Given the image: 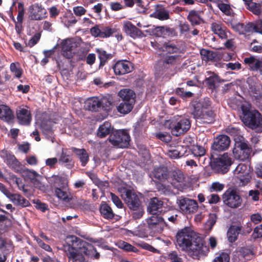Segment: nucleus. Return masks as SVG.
Returning a JSON list of instances; mask_svg holds the SVG:
<instances>
[{
  "instance_id": "10",
  "label": "nucleus",
  "mask_w": 262,
  "mask_h": 262,
  "mask_svg": "<svg viewBox=\"0 0 262 262\" xmlns=\"http://www.w3.org/2000/svg\"><path fill=\"white\" fill-rule=\"evenodd\" d=\"M192 115L200 123H212L215 120V114L212 110H197L193 111Z\"/></svg>"
},
{
  "instance_id": "41",
  "label": "nucleus",
  "mask_w": 262,
  "mask_h": 262,
  "mask_svg": "<svg viewBox=\"0 0 262 262\" xmlns=\"http://www.w3.org/2000/svg\"><path fill=\"white\" fill-rule=\"evenodd\" d=\"M135 103L122 101V102L117 106V111L123 115L130 113L134 107Z\"/></svg>"
},
{
  "instance_id": "16",
  "label": "nucleus",
  "mask_w": 262,
  "mask_h": 262,
  "mask_svg": "<svg viewBox=\"0 0 262 262\" xmlns=\"http://www.w3.org/2000/svg\"><path fill=\"white\" fill-rule=\"evenodd\" d=\"M29 17L32 20H39L45 17L46 9L41 5L35 4L29 7Z\"/></svg>"
},
{
  "instance_id": "18",
  "label": "nucleus",
  "mask_w": 262,
  "mask_h": 262,
  "mask_svg": "<svg viewBox=\"0 0 262 262\" xmlns=\"http://www.w3.org/2000/svg\"><path fill=\"white\" fill-rule=\"evenodd\" d=\"M150 17L162 21L166 20L170 18L169 11L162 5H156L155 6V11L150 15Z\"/></svg>"
},
{
  "instance_id": "61",
  "label": "nucleus",
  "mask_w": 262,
  "mask_h": 262,
  "mask_svg": "<svg viewBox=\"0 0 262 262\" xmlns=\"http://www.w3.org/2000/svg\"><path fill=\"white\" fill-rule=\"evenodd\" d=\"M222 2L218 4V7L220 10L226 15H229L230 13V7L229 5Z\"/></svg>"
},
{
  "instance_id": "26",
  "label": "nucleus",
  "mask_w": 262,
  "mask_h": 262,
  "mask_svg": "<svg viewBox=\"0 0 262 262\" xmlns=\"http://www.w3.org/2000/svg\"><path fill=\"white\" fill-rule=\"evenodd\" d=\"M54 192L58 199L64 202L68 203L73 199V195L69 190L68 186L56 190Z\"/></svg>"
},
{
  "instance_id": "9",
  "label": "nucleus",
  "mask_w": 262,
  "mask_h": 262,
  "mask_svg": "<svg viewBox=\"0 0 262 262\" xmlns=\"http://www.w3.org/2000/svg\"><path fill=\"white\" fill-rule=\"evenodd\" d=\"M251 152V149L248 144L242 141L236 142L235 147L233 149V154L235 157L241 161L248 159Z\"/></svg>"
},
{
  "instance_id": "49",
  "label": "nucleus",
  "mask_w": 262,
  "mask_h": 262,
  "mask_svg": "<svg viewBox=\"0 0 262 262\" xmlns=\"http://www.w3.org/2000/svg\"><path fill=\"white\" fill-rule=\"evenodd\" d=\"M247 8L256 15H259L261 13V6L259 4L251 2L246 6Z\"/></svg>"
},
{
  "instance_id": "48",
  "label": "nucleus",
  "mask_w": 262,
  "mask_h": 262,
  "mask_svg": "<svg viewBox=\"0 0 262 262\" xmlns=\"http://www.w3.org/2000/svg\"><path fill=\"white\" fill-rule=\"evenodd\" d=\"M200 54L202 59L206 61H212L216 56V53L214 52L205 49L200 50Z\"/></svg>"
},
{
  "instance_id": "17",
  "label": "nucleus",
  "mask_w": 262,
  "mask_h": 262,
  "mask_svg": "<svg viewBox=\"0 0 262 262\" xmlns=\"http://www.w3.org/2000/svg\"><path fill=\"white\" fill-rule=\"evenodd\" d=\"M147 224L150 229L156 231H159L162 229L166 222L164 221L163 217L156 215V214L152 215L146 220Z\"/></svg>"
},
{
  "instance_id": "34",
  "label": "nucleus",
  "mask_w": 262,
  "mask_h": 262,
  "mask_svg": "<svg viewBox=\"0 0 262 262\" xmlns=\"http://www.w3.org/2000/svg\"><path fill=\"white\" fill-rule=\"evenodd\" d=\"M163 202L157 198L151 199L147 208L148 212L151 214H156L159 209L162 208Z\"/></svg>"
},
{
  "instance_id": "54",
  "label": "nucleus",
  "mask_w": 262,
  "mask_h": 262,
  "mask_svg": "<svg viewBox=\"0 0 262 262\" xmlns=\"http://www.w3.org/2000/svg\"><path fill=\"white\" fill-rule=\"evenodd\" d=\"M230 256L226 253H222L215 257L212 262H229Z\"/></svg>"
},
{
  "instance_id": "57",
  "label": "nucleus",
  "mask_w": 262,
  "mask_h": 262,
  "mask_svg": "<svg viewBox=\"0 0 262 262\" xmlns=\"http://www.w3.org/2000/svg\"><path fill=\"white\" fill-rule=\"evenodd\" d=\"M100 25H95L90 29V33L91 35L95 37H103V34L100 33Z\"/></svg>"
},
{
  "instance_id": "6",
  "label": "nucleus",
  "mask_w": 262,
  "mask_h": 262,
  "mask_svg": "<svg viewBox=\"0 0 262 262\" xmlns=\"http://www.w3.org/2000/svg\"><path fill=\"white\" fill-rule=\"evenodd\" d=\"M130 140L128 133L124 129L115 131L109 137L110 142L119 148L127 147Z\"/></svg>"
},
{
  "instance_id": "45",
  "label": "nucleus",
  "mask_w": 262,
  "mask_h": 262,
  "mask_svg": "<svg viewBox=\"0 0 262 262\" xmlns=\"http://www.w3.org/2000/svg\"><path fill=\"white\" fill-rule=\"evenodd\" d=\"M187 19L190 21L192 25H200L202 21L200 12L195 10H191L189 11L187 16Z\"/></svg>"
},
{
  "instance_id": "35",
  "label": "nucleus",
  "mask_w": 262,
  "mask_h": 262,
  "mask_svg": "<svg viewBox=\"0 0 262 262\" xmlns=\"http://www.w3.org/2000/svg\"><path fill=\"white\" fill-rule=\"evenodd\" d=\"M113 127L111 123L107 121L104 122L102 124L99 126L97 135L98 137L103 138L109 135L113 130Z\"/></svg>"
},
{
  "instance_id": "38",
  "label": "nucleus",
  "mask_w": 262,
  "mask_h": 262,
  "mask_svg": "<svg viewBox=\"0 0 262 262\" xmlns=\"http://www.w3.org/2000/svg\"><path fill=\"white\" fill-rule=\"evenodd\" d=\"M242 230V226L233 225L231 226L227 232V237L231 243L235 242L237 239V236Z\"/></svg>"
},
{
  "instance_id": "52",
  "label": "nucleus",
  "mask_w": 262,
  "mask_h": 262,
  "mask_svg": "<svg viewBox=\"0 0 262 262\" xmlns=\"http://www.w3.org/2000/svg\"><path fill=\"white\" fill-rule=\"evenodd\" d=\"M100 33L103 34V37H101L102 38H107L111 36L114 33V31L112 28L109 27H104L100 25Z\"/></svg>"
},
{
  "instance_id": "7",
  "label": "nucleus",
  "mask_w": 262,
  "mask_h": 262,
  "mask_svg": "<svg viewBox=\"0 0 262 262\" xmlns=\"http://www.w3.org/2000/svg\"><path fill=\"white\" fill-rule=\"evenodd\" d=\"M223 203L231 208L241 206L243 200L238 192L233 189H228L222 195Z\"/></svg>"
},
{
  "instance_id": "37",
  "label": "nucleus",
  "mask_w": 262,
  "mask_h": 262,
  "mask_svg": "<svg viewBox=\"0 0 262 262\" xmlns=\"http://www.w3.org/2000/svg\"><path fill=\"white\" fill-rule=\"evenodd\" d=\"M125 32L132 37L135 38L139 35L140 30L130 21H125L123 24Z\"/></svg>"
},
{
  "instance_id": "4",
  "label": "nucleus",
  "mask_w": 262,
  "mask_h": 262,
  "mask_svg": "<svg viewBox=\"0 0 262 262\" xmlns=\"http://www.w3.org/2000/svg\"><path fill=\"white\" fill-rule=\"evenodd\" d=\"M242 120L249 128L262 132V116L257 110L243 109Z\"/></svg>"
},
{
  "instance_id": "43",
  "label": "nucleus",
  "mask_w": 262,
  "mask_h": 262,
  "mask_svg": "<svg viewBox=\"0 0 262 262\" xmlns=\"http://www.w3.org/2000/svg\"><path fill=\"white\" fill-rule=\"evenodd\" d=\"M67 150L66 149H62L58 160L59 163L64 164L68 168H71L73 167V164L72 162V158L67 154Z\"/></svg>"
},
{
  "instance_id": "59",
  "label": "nucleus",
  "mask_w": 262,
  "mask_h": 262,
  "mask_svg": "<svg viewBox=\"0 0 262 262\" xmlns=\"http://www.w3.org/2000/svg\"><path fill=\"white\" fill-rule=\"evenodd\" d=\"M252 237L254 239L262 237V224L256 227L254 229Z\"/></svg>"
},
{
  "instance_id": "39",
  "label": "nucleus",
  "mask_w": 262,
  "mask_h": 262,
  "mask_svg": "<svg viewBox=\"0 0 262 262\" xmlns=\"http://www.w3.org/2000/svg\"><path fill=\"white\" fill-rule=\"evenodd\" d=\"M72 150L79 159L81 165L82 166H85L89 160V155L86 151L83 148L78 149L75 147H73Z\"/></svg>"
},
{
  "instance_id": "1",
  "label": "nucleus",
  "mask_w": 262,
  "mask_h": 262,
  "mask_svg": "<svg viewBox=\"0 0 262 262\" xmlns=\"http://www.w3.org/2000/svg\"><path fill=\"white\" fill-rule=\"evenodd\" d=\"M67 239V244L63 245V249L69 262H86L84 255L96 259L99 258V253L91 244L74 235L68 236Z\"/></svg>"
},
{
  "instance_id": "44",
  "label": "nucleus",
  "mask_w": 262,
  "mask_h": 262,
  "mask_svg": "<svg viewBox=\"0 0 262 262\" xmlns=\"http://www.w3.org/2000/svg\"><path fill=\"white\" fill-rule=\"evenodd\" d=\"M161 48L163 51L169 54L178 53L180 51V48L170 41L165 42Z\"/></svg>"
},
{
  "instance_id": "47",
  "label": "nucleus",
  "mask_w": 262,
  "mask_h": 262,
  "mask_svg": "<svg viewBox=\"0 0 262 262\" xmlns=\"http://www.w3.org/2000/svg\"><path fill=\"white\" fill-rule=\"evenodd\" d=\"M96 52L98 53V57L100 59V66H103L108 59L112 58L111 54H107L106 51L102 49H97Z\"/></svg>"
},
{
  "instance_id": "50",
  "label": "nucleus",
  "mask_w": 262,
  "mask_h": 262,
  "mask_svg": "<svg viewBox=\"0 0 262 262\" xmlns=\"http://www.w3.org/2000/svg\"><path fill=\"white\" fill-rule=\"evenodd\" d=\"M206 81L207 84L212 89H214L216 83L220 82V79L219 77L215 74H212V75L210 76L208 78H206Z\"/></svg>"
},
{
  "instance_id": "19",
  "label": "nucleus",
  "mask_w": 262,
  "mask_h": 262,
  "mask_svg": "<svg viewBox=\"0 0 262 262\" xmlns=\"http://www.w3.org/2000/svg\"><path fill=\"white\" fill-rule=\"evenodd\" d=\"M77 47L76 42L73 39H66L62 43V51L63 55L70 59L73 56L74 50Z\"/></svg>"
},
{
  "instance_id": "62",
  "label": "nucleus",
  "mask_w": 262,
  "mask_h": 262,
  "mask_svg": "<svg viewBox=\"0 0 262 262\" xmlns=\"http://www.w3.org/2000/svg\"><path fill=\"white\" fill-rule=\"evenodd\" d=\"M28 175L30 179L31 180L32 182L34 184L39 179L41 178L40 175L38 174L36 171L33 170H30L28 172Z\"/></svg>"
},
{
  "instance_id": "8",
  "label": "nucleus",
  "mask_w": 262,
  "mask_h": 262,
  "mask_svg": "<svg viewBox=\"0 0 262 262\" xmlns=\"http://www.w3.org/2000/svg\"><path fill=\"white\" fill-rule=\"evenodd\" d=\"M232 163L231 158L227 153H224L221 157L213 160L212 162V166L217 171L225 173Z\"/></svg>"
},
{
  "instance_id": "33",
  "label": "nucleus",
  "mask_w": 262,
  "mask_h": 262,
  "mask_svg": "<svg viewBox=\"0 0 262 262\" xmlns=\"http://www.w3.org/2000/svg\"><path fill=\"white\" fill-rule=\"evenodd\" d=\"M184 175L181 171H174L172 173V181L171 184L179 189L184 184Z\"/></svg>"
},
{
  "instance_id": "29",
  "label": "nucleus",
  "mask_w": 262,
  "mask_h": 262,
  "mask_svg": "<svg viewBox=\"0 0 262 262\" xmlns=\"http://www.w3.org/2000/svg\"><path fill=\"white\" fill-rule=\"evenodd\" d=\"M102 106V102L97 97H92L86 100L84 107L85 110L96 112Z\"/></svg>"
},
{
  "instance_id": "31",
  "label": "nucleus",
  "mask_w": 262,
  "mask_h": 262,
  "mask_svg": "<svg viewBox=\"0 0 262 262\" xmlns=\"http://www.w3.org/2000/svg\"><path fill=\"white\" fill-rule=\"evenodd\" d=\"M211 30L222 39H227L228 37V32L225 28L219 22H214L211 24Z\"/></svg>"
},
{
  "instance_id": "11",
  "label": "nucleus",
  "mask_w": 262,
  "mask_h": 262,
  "mask_svg": "<svg viewBox=\"0 0 262 262\" xmlns=\"http://www.w3.org/2000/svg\"><path fill=\"white\" fill-rule=\"evenodd\" d=\"M178 205L181 210L185 214L195 213L198 209V205L196 201L188 198H184L180 200Z\"/></svg>"
},
{
  "instance_id": "25",
  "label": "nucleus",
  "mask_w": 262,
  "mask_h": 262,
  "mask_svg": "<svg viewBox=\"0 0 262 262\" xmlns=\"http://www.w3.org/2000/svg\"><path fill=\"white\" fill-rule=\"evenodd\" d=\"M232 28L241 34H244L252 30L253 24L248 23L246 25L232 21L230 23Z\"/></svg>"
},
{
  "instance_id": "27",
  "label": "nucleus",
  "mask_w": 262,
  "mask_h": 262,
  "mask_svg": "<svg viewBox=\"0 0 262 262\" xmlns=\"http://www.w3.org/2000/svg\"><path fill=\"white\" fill-rule=\"evenodd\" d=\"M118 96L122 101L135 103L136 94L131 89H122L118 92Z\"/></svg>"
},
{
  "instance_id": "15",
  "label": "nucleus",
  "mask_w": 262,
  "mask_h": 262,
  "mask_svg": "<svg viewBox=\"0 0 262 262\" xmlns=\"http://www.w3.org/2000/svg\"><path fill=\"white\" fill-rule=\"evenodd\" d=\"M113 69L116 75H122L131 72L133 70V66L127 60H119L115 64Z\"/></svg>"
},
{
  "instance_id": "14",
  "label": "nucleus",
  "mask_w": 262,
  "mask_h": 262,
  "mask_svg": "<svg viewBox=\"0 0 262 262\" xmlns=\"http://www.w3.org/2000/svg\"><path fill=\"white\" fill-rule=\"evenodd\" d=\"M174 70H171L158 61L155 66V76L157 79H168L174 74Z\"/></svg>"
},
{
  "instance_id": "51",
  "label": "nucleus",
  "mask_w": 262,
  "mask_h": 262,
  "mask_svg": "<svg viewBox=\"0 0 262 262\" xmlns=\"http://www.w3.org/2000/svg\"><path fill=\"white\" fill-rule=\"evenodd\" d=\"M51 122L49 121L46 123H42L41 125L42 133L45 135L51 137L53 133V127L51 126Z\"/></svg>"
},
{
  "instance_id": "20",
  "label": "nucleus",
  "mask_w": 262,
  "mask_h": 262,
  "mask_svg": "<svg viewBox=\"0 0 262 262\" xmlns=\"http://www.w3.org/2000/svg\"><path fill=\"white\" fill-rule=\"evenodd\" d=\"M187 151L186 146L177 145L176 146L170 145L167 150V155L171 159H176L184 156Z\"/></svg>"
},
{
  "instance_id": "36",
  "label": "nucleus",
  "mask_w": 262,
  "mask_h": 262,
  "mask_svg": "<svg viewBox=\"0 0 262 262\" xmlns=\"http://www.w3.org/2000/svg\"><path fill=\"white\" fill-rule=\"evenodd\" d=\"M0 118L7 122L14 118L13 113L8 106L4 105H0Z\"/></svg>"
},
{
  "instance_id": "56",
  "label": "nucleus",
  "mask_w": 262,
  "mask_h": 262,
  "mask_svg": "<svg viewBox=\"0 0 262 262\" xmlns=\"http://www.w3.org/2000/svg\"><path fill=\"white\" fill-rule=\"evenodd\" d=\"M192 154L195 157H201L205 155V150L201 146H194L192 149Z\"/></svg>"
},
{
  "instance_id": "5",
  "label": "nucleus",
  "mask_w": 262,
  "mask_h": 262,
  "mask_svg": "<svg viewBox=\"0 0 262 262\" xmlns=\"http://www.w3.org/2000/svg\"><path fill=\"white\" fill-rule=\"evenodd\" d=\"M168 122H170L169 128L171 129L172 134L176 136L186 133L191 126L189 119L182 116H174L168 121Z\"/></svg>"
},
{
  "instance_id": "63",
  "label": "nucleus",
  "mask_w": 262,
  "mask_h": 262,
  "mask_svg": "<svg viewBox=\"0 0 262 262\" xmlns=\"http://www.w3.org/2000/svg\"><path fill=\"white\" fill-rule=\"evenodd\" d=\"M10 70L13 73L16 77L19 78L22 74L21 70L18 68L15 63H12L10 64Z\"/></svg>"
},
{
  "instance_id": "3",
  "label": "nucleus",
  "mask_w": 262,
  "mask_h": 262,
  "mask_svg": "<svg viewBox=\"0 0 262 262\" xmlns=\"http://www.w3.org/2000/svg\"><path fill=\"white\" fill-rule=\"evenodd\" d=\"M123 191L121 196L129 208L134 211L133 218H141L144 214V209L138 195L129 189L123 188Z\"/></svg>"
},
{
  "instance_id": "42",
  "label": "nucleus",
  "mask_w": 262,
  "mask_h": 262,
  "mask_svg": "<svg viewBox=\"0 0 262 262\" xmlns=\"http://www.w3.org/2000/svg\"><path fill=\"white\" fill-rule=\"evenodd\" d=\"M211 106V102L209 98H206L199 101H195L193 103L194 111L198 110H209Z\"/></svg>"
},
{
  "instance_id": "53",
  "label": "nucleus",
  "mask_w": 262,
  "mask_h": 262,
  "mask_svg": "<svg viewBox=\"0 0 262 262\" xmlns=\"http://www.w3.org/2000/svg\"><path fill=\"white\" fill-rule=\"evenodd\" d=\"M18 15L17 16V23L21 24L23 20L24 15L25 14V9L24 4L22 3H19L18 4Z\"/></svg>"
},
{
  "instance_id": "23",
  "label": "nucleus",
  "mask_w": 262,
  "mask_h": 262,
  "mask_svg": "<svg viewBox=\"0 0 262 262\" xmlns=\"http://www.w3.org/2000/svg\"><path fill=\"white\" fill-rule=\"evenodd\" d=\"M17 118L20 124L28 125L31 120V115L29 110L19 108L16 112Z\"/></svg>"
},
{
  "instance_id": "21",
  "label": "nucleus",
  "mask_w": 262,
  "mask_h": 262,
  "mask_svg": "<svg viewBox=\"0 0 262 262\" xmlns=\"http://www.w3.org/2000/svg\"><path fill=\"white\" fill-rule=\"evenodd\" d=\"M244 61L251 70L262 72V58L259 59L254 56H250L245 58Z\"/></svg>"
},
{
  "instance_id": "64",
  "label": "nucleus",
  "mask_w": 262,
  "mask_h": 262,
  "mask_svg": "<svg viewBox=\"0 0 262 262\" xmlns=\"http://www.w3.org/2000/svg\"><path fill=\"white\" fill-rule=\"evenodd\" d=\"M111 199L115 205L119 208L123 207V204L120 199L113 193H111Z\"/></svg>"
},
{
  "instance_id": "58",
  "label": "nucleus",
  "mask_w": 262,
  "mask_h": 262,
  "mask_svg": "<svg viewBox=\"0 0 262 262\" xmlns=\"http://www.w3.org/2000/svg\"><path fill=\"white\" fill-rule=\"evenodd\" d=\"M168 259L171 262H182V259L179 256L178 252L173 251L170 252L168 255Z\"/></svg>"
},
{
  "instance_id": "30",
  "label": "nucleus",
  "mask_w": 262,
  "mask_h": 262,
  "mask_svg": "<svg viewBox=\"0 0 262 262\" xmlns=\"http://www.w3.org/2000/svg\"><path fill=\"white\" fill-rule=\"evenodd\" d=\"M7 197L17 206L25 207L30 205L29 201L19 194L12 193L10 192Z\"/></svg>"
},
{
  "instance_id": "60",
  "label": "nucleus",
  "mask_w": 262,
  "mask_h": 262,
  "mask_svg": "<svg viewBox=\"0 0 262 262\" xmlns=\"http://www.w3.org/2000/svg\"><path fill=\"white\" fill-rule=\"evenodd\" d=\"M34 238L36 241V242H37L39 247H40L46 251L49 252L52 251V248H51V247L48 244H46L44 242H43L38 237L34 236Z\"/></svg>"
},
{
  "instance_id": "40",
  "label": "nucleus",
  "mask_w": 262,
  "mask_h": 262,
  "mask_svg": "<svg viewBox=\"0 0 262 262\" xmlns=\"http://www.w3.org/2000/svg\"><path fill=\"white\" fill-rule=\"evenodd\" d=\"M101 215L105 219L110 220L114 217V213L111 207L105 202H103L100 207Z\"/></svg>"
},
{
  "instance_id": "55",
  "label": "nucleus",
  "mask_w": 262,
  "mask_h": 262,
  "mask_svg": "<svg viewBox=\"0 0 262 262\" xmlns=\"http://www.w3.org/2000/svg\"><path fill=\"white\" fill-rule=\"evenodd\" d=\"M157 187L159 191L163 194H168L171 191V186L166 185L163 184H159L157 185Z\"/></svg>"
},
{
  "instance_id": "2",
  "label": "nucleus",
  "mask_w": 262,
  "mask_h": 262,
  "mask_svg": "<svg viewBox=\"0 0 262 262\" xmlns=\"http://www.w3.org/2000/svg\"><path fill=\"white\" fill-rule=\"evenodd\" d=\"M177 245L193 258L207 253L209 249L204 245L203 239L190 228L186 227L179 231L176 235Z\"/></svg>"
},
{
  "instance_id": "24",
  "label": "nucleus",
  "mask_w": 262,
  "mask_h": 262,
  "mask_svg": "<svg viewBox=\"0 0 262 262\" xmlns=\"http://www.w3.org/2000/svg\"><path fill=\"white\" fill-rule=\"evenodd\" d=\"M49 183L54 191L68 186L67 179L58 176L52 177L49 180Z\"/></svg>"
},
{
  "instance_id": "13",
  "label": "nucleus",
  "mask_w": 262,
  "mask_h": 262,
  "mask_svg": "<svg viewBox=\"0 0 262 262\" xmlns=\"http://www.w3.org/2000/svg\"><path fill=\"white\" fill-rule=\"evenodd\" d=\"M250 168L243 163L239 164L234 170V174L236 176L242 185H246L250 181Z\"/></svg>"
},
{
  "instance_id": "22",
  "label": "nucleus",
  "mask_w": 262,
  "mask_h": 262,
  "mask_svg": "<svg viewBox=\"0 0 262 262\" xmlns=\"http://www.w3.org/2000/svg\"><path fill=\"white\" fill-rule=\"evenodd\" d=\"M152 176L156 180L164 182L169 178V173L166 167H159L154 169Z\"/></svg>"
},
{
  "instance_id": "12",
  "label": "nucleus",
  "mask_w": 262,
  "mask_h": 262,
  "mask_svg": "<svg viewBox=\"0 0 262 262\" xmlns=\"http://www.w3.org/2000/svg\"><path fill=\"white\" fill-rule=\"evenodd\" d=\"M230 143V139L228 136L221 135L214 139L211 148L214 151H224L229 148Z\"/></svg>"
},
{
  "instance_id": "28",
  "label": "nucleus",
  "mask_w": 262,
  "mask_h": 262,
  "mask_svg": "<svg viewBox=\"0 0 262 262\" xmlns=\"http://www.w3.org/2000/svg\"><path fill=\"white\" fill-rule=\"evenodd\" d=\"M171 70H174L176 66L180 62V57L177 55L167 56L159 60Z\"/></svg>"
},
{
  "instance_id": "46",
  "label": "nucleus",
  "mask_w": 262,
  "mask_h": 262,
  "mask_svg": "<svg viewBox=\"0 0 262 262\" xmlns=\"http://www.w3.org/2000/svg\"><path fill=\"white\" fill-rule=\"evenodd\" d=\"M179 211L176 209H171L166 211L163 214L164 221L167 220L172 223H176L177 221Z\"/></svg>"
},
{
  "instance_id": "32",
  "label": "nucleus",
  "mask_w": 262,
  "mask_h": 262,
  "mask_svg": "<svg viewBox=\"0 0 262 262\" xmlns=\"http://www.w3.org/2000/svg\"><path fill=\"white\" fill-rule=\"evenodd\" d=\"M1 156L5 159V162L11 168H15L19 165V162L15 156L7 150H2Z\"/></svg>"
}]
</instances>
